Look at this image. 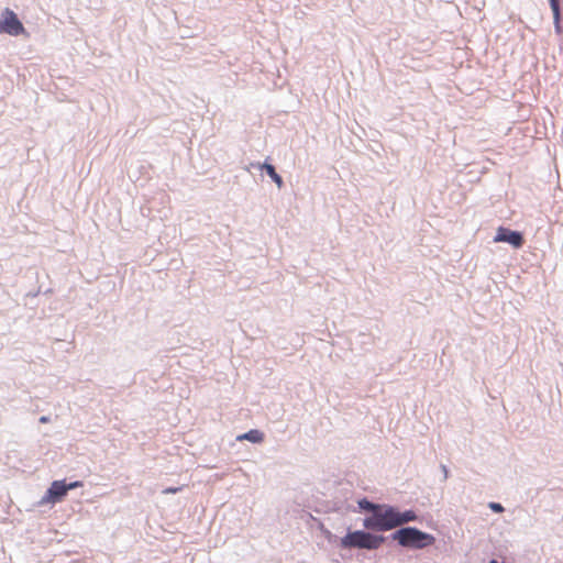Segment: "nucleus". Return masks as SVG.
<instances>
[{
	"mask_svg": "<svg viewBox=\"0 0 563 563\" xmlns=\"http://www.w3.org/2000/svg\"><path fill=\"white\" fill-rule=\"evenodd\" d=\"M358 509L365 514L363 527L369 531L386 532L395 529V506L374 503L366 497L357 500Z\"/></svg>",
	"mask_w": 563,
	"mask_h": 563,
	"instance_id": "f257e3e1",
	"label": "nucleus"
},
{
	"mask_svg": "<svg viewBox=\"0 0 563 563\" xmlns=\"http://www.w3.org/2000/svg\"><path fill=\"white\" fill-rule=\"evenodd\" d=\"M388 537L376 533L375 531H369L367 529L362 530H347L346 534L341 538L340 547L342 549H358V550H367L373 551L377 550Z\"/></svg>",
	"mask_w": 563,
	"mask_h": 563,
	"instance_id": "f03ea898",
	"label": "nucleus"
},
{
	"mask_svg": "<svg viewBox=\"0 0 563 563\" xmlns=\"http://www.w3.org/2000/svg\"><path fill=\"white\" fill-rule=\"evenodd\" d=\"M388 538L404 548L422 550L435 542L434 536L416 527H402L393 532Z\"/></svg>",
	"mask_w": 563,
	"mask_h": 563,
	"instance_id": "7ed1b4c3",
	"label": "nucleus"
},
{
	"mask_svg": "<svg viewBox=\"0 0 563 563\" xmlns=\"http://www.w3.org/2000/svg\"><path fill=\"white\" fill-rule=\"evenodd\" d=\"M25 33V27L18 15L10 9H4L0 16V34L18 36Z\"/></svg>",
	"mask_w": 563,
	"mask_h": 563,
	"instance_id": "20e7f679",
	"label": "nucleus"
},
{
	"mask_svg": "<svg viewBox=\"0 0 563 563\" xmlns=\"http://www.w3.org/2000/svg\"><path fill=\"white\" fill-rule=\"evenodd\" d=\"M494 241L508 243L515 249L521 247L525 243V239L521 232L504 227L498 228Z\"/></svg>",
	"mask_w": 563,
	"mask_h": 563,
	"instance_id": "39448f33",
	"label": "nucleus"
},
{
	"mask_svg": "<svg viewBox=\"0 0 563 563\" xmlns=\"http://www.w3.org/2000/svg\"><path fill=\"white\" fill-rule=\"evenodd\" d=\"M68 490L66 487V481H54L51 486L47 488L45 495L43 496L41 504L51 503L56 504L60 501L66 495Z\"/></svg>",
	"mask_w": 563,
	"mask_h": 563,
	"instance_id": "423d86ee",
	"label": "nucleus"
},
{
	"mask_svg": "<svg viewBox=\"0 0 563 563\" xmlns=\"http://www.w3.org/2000/svg\"><path fill=\"white\" fill-rule=\"evenodd\" d=\"M256 168L260 170H265L266 174L271 177V179L277 185L278 188H282L284 185V180L282 176L276 172L275 167L272 164H268L267 162L261 164V163H251L249 167H246V170L250 172V169Z\"/></svg>",
	"mask_w": 563,
	"mask_h": 563,
	"instance_id": "0eeeda50",
	"label": "nucleus"
},
{
	"mask_svg": "<svg viewBox=\"0 0 563 563\" xmlns=\"http://www.w3.org/2000/svg\"><path fill=\"white\" fill-rule=\"evenodd\" d=\"M395 529L396 528H402L404 525L416 521L418 519V516L416 511L412 509H406L401 511L398 507L395 506Z\"/></svg>",
	"mask_w": 563,
	"mask_h": 563,
	"instance_id": "6e6552de",
	"label": "nucleus"
},
{
	"mask_svg": "<svg viewBox=\"0 0 563 563\" xmlns=\"http://www.w3.org/2000/svg\"><path fill=\"white\" fill-rule=\"evenodd\" d=\"M238 441H250L252 443H261L264 440V433L257 429L249 430L236 437Z\"/></svg>",
	"mask_w": 563,
	"mask_h": 563,
	"instance_id": "1a4fd4ad",
	"label": "nucleus"
},
{
	"mask_svg": "<svg viewBox=\"0 0 563 563\" xmlns=\"http://www.w3.org/2000/svg\"><path fill=\"white\" fill-rule=\"evenodd\" d=\"M551 10H552V13H553V24H554L555 33L556 34H561L562 33V27H561V11H560V7L551 8Z\"/></svg>",
	"mask_w": 563,
	"mask_h": 563,
	"instance_id": "9d476101",
	"label": "nucleus"
},
{
	"mask_svg": "<svg viewBox=\"0 0 563 563\" xmlns=\"http://www.w3.org/2000/svg\"><path fill=\"white\" fill-rule=\"evenodd\" d=\"M488 507L492 511L496 514H500L505 510L504 506L499 503L492 501L488 504Z\"/></svg>",
	"mask_w": 563,
	"mask_h": 563,
	"instance_id": "9b49d317",
	"label": "nucleus"
},
{
	"mask_svg": "<svg viewBox=\"0 0 563 563\" xmlns=\"http://www.w3.org/2000/svg\"><path fill=\"white\" fill-rule=\"evenodd\" d=\"M80 486H82V483L79 482V481L70 482V483L66 482L67 490H70V489H74V488H77V487H80Z\"/></svg>",
	"mask_w": 563,
	"mask_h": 563,
	"instance_id": "f8f14e48",
	"label": "nucleus"
},
{
	"mask_svg": "<svg viewBox=\"0 0 563 563\" xmlns=\"http://www.w3.org/2000/svg\"><path fill=\"white\" fill-rule=\"evenodd\" d=\"M178 490H180L179 487H168V488L164 489L163 493H165V494H175Z\"/></svg>",
	"mask_w": 563,
	"mask_h": 563,
	"instance_id": "ddd939ff",
	"label": "nucleus"
},
{
	"mask_svg": "<svg viewBox=\"0 0 563 563\" xmlns=\"http://www.w3.org/2000/svg\"><path fill=\"white\" fill-rule=\"evenodd\" d=\"M550 8L560 7L559 0H549Z\"/></svg>",
	"mask_w": 563,
	"mask_h": 563,
	"instance_id": "4468645a",
	"label": "nucleus"
},
{
	"mask_svg": "<svg viewBox=\"0 0 563 563\" xmlns=\"http://www.w3.org/2000/svg\"><path fill=\"white\" fill-rule=\"evenodd\" d=\"M48 421H49V417H48V416H42V417L40 418V422H41V423H46V422H48Z\"/></svg>",
	"mask_w": 563,
	"mask_h": 563,
	"instance_id": "2eb2a0df",
	"label": "nucleus"
},
{
	"mask_svg": "<svg viewBox=\"0 0 563 563\" xmlns=\"http://www.w3.org/2000/svg\"><path fill=\"white\" fill-rule=\"evenodd\" d=\"M441 468H442L443 474H444V479H446V478H448L449 471H448V468H446V466H445V465H441Z\"/></svg>",
	"mask_w": 563,
	"mask_h": 563,
	"instance_id": "dca6fc26",
	"label": "nucleus"
}]
</instances>
